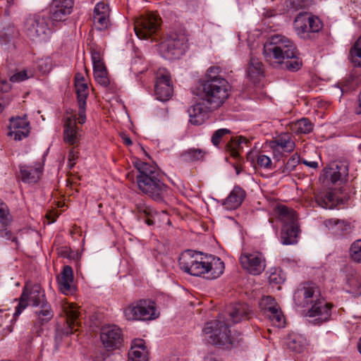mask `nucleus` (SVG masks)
Wrapping results in <instances>:
<instances>
[{"mask_svg":"<svg viewBox=\"0 0 361 361\" xmlns=\"http://www.w3.org/2000/svg\"><path fill=\"white\" fill-rule=\"evenodd\" d=\"M266 61L274 66H279L291 72L300 70L302 61L300 53L293 42L281 35L272 36L263 48Z\"/></svg>","mask_w":361,"mask_h":361,"instance_id":"1","label":"nucleus"},{"mask_svg":"<svg viewBox=\"0 0 361 361\" xmlns=\"http://www.w3.org/2000/svg\"><path fill=\"white\" fill-rule=\"evenodd\" d=\"M178 264L180 269L185 272L209 280L217 279L224 270V263L219 257L204 255L190 250L180 255Z\"/></svg>","mask_w":361,"mask_h":361,"instance_id":"2","label":"nucleus"},{"mask_svg":"<svg viewBox=\"0 0 361 361\" xmlns=\"http://www.w3.org/2000/svg\"><path fill=\"white\" fill-rule=\"evenodd\" d=\"M134 166L138 171L136 181L139 190L152 200L163 202L169 187L163 182L162 176L157 167L140 159L134 162Z\"/></svg>","mask_w":361,"mask_h":361,"instance_id":"3","label":"nucleus"},{"mask_svg":"<svg viewBox=\"0 0 361 361\" xmlns=\"http://www.w3.org/2000/svg\"><path fill=\"white\" fill-rule=\"evenodd\" d=\"M230 325L228 319L222 320L221 317L207 322L203 329L204 339L212 345L227 349L232 348L237 345L242 338L237 339L231 335L228 329Z\"/></svg>","mask_w":361,"mask_h":361,"instance_id":"4","label":"nucleus"},{"mask_svg":"<svg viewBox=\"0 0 361 361\" xmlns=\"http://www.w3.org/2000/svg\"><path fill=\"white\" fill-rule=\"evenodd\" d=\"M230 85L226 79L200 81V96L211 108L220 107L229 96Z\"/></svg>","mask_w":361,"mask_h":361,"instance_id":"5","label":"nucleus"},{"mask_svg":"<svg viewBox=\"0 0 361 361\" xmlns=\"http://www.w3.org/2000/svg\"><path fill=\"white\" fill-rule=\"evenodd\" d=\"M188 37L183 30L169 32L159 47L160 54L168 60L179 59L188 49Z\"/></svg>","mask_w":361,"mask_h":361,"instance_id":"6","label":"nucleus"},{"mask_svg":"<svg viewBox=\"0 0 361 361\" xmlns=\"http://www.w3.org/2000/svg\"><path fill=\"white\" fill-rule=\"evenodd\" d=\"M23 32L31 40H46L51 33L48 17L39 13L27 15L23 21Z\"/></svg>","mask_w":361,"mask_h":361,"instance_id":"7","label":"nucleus"},{"mask_svg":"<svg viewBox=\"0 0 361 361\" xmlns=\"http://www.w3.org/2000/svg\"><path fill=\"white\" fill-rule=\"evenodd\" d=\"M123 314L128 321H149L155 319L159 315L155 302L146 299L130 303L123 309Z\"/></svg>","mask_w":361,"mask_h":361,"instance_id":"8","label":"nucleus"},{"mask_svg":"<svg viewBox=\"0 0 361 361\" xmlns=\"http://www.w3.org/2000/svg\"><path fill=\"white\" fill-rule=\"evenodd\" d=\"M294 29L297 35L303 39H313L322 28V23L317 16L307 12L300 13L295 18Z\"/></svg>","mask_w":361,"mask_h":361,"instance_id":"9","label":"nucleus"},{"mask_svg":"<svg viewBox=\"0 0 361 361\" xmlns=\"http://www.w3.org/2000/svg\"><path fill=\"white\" fill-rule=\"evenodd\" d=\"M28 300L34 307H39L47 302L44 290L39 284L35 283L31 286L30 288L27 285L25 286L13 313V318L20 314L25 309L28 305Z\"/></svg>","mask_w":361,"mask_h":361,"instance_id":"10","label":"nucleus"},{"mask_svg":"<svg viewBox=\"0 0 361 361\" xmlns=\"http://www.w3.org/2000/svg\"><path fill=\"white\" fill-rule=\"evenodd\" d=\"M160 25V17L154 13H147L135 20L134 30L138 38L145 39L156 34Z\"/></svg>","mask_w":361,"mask_h":361,"instance_id":"11","label":"nucleus"},{"mask_svg":"<svg viewBox=\"0 0 361 361\" xmlns=\"http://www.w3.org/2000/svg\"><path fill=\"white\" fill-rule=\"evenodd\" d=\"M319 287L312 283L300 284L293 294L295 305L300 308L310 307L321 298Z\"/></svg>","mask_w":361,"mask_h":361,"instance_id":"12","label":"nucleus"},{"mask_svg":"<svg viewBox=\"0 0 361 361\" xmlns=\"http://www.w3.org/2000/svg\"><path fill=\"white\" fill-rule=\"evenodd\" d=\"M239 262L242 267L252 275H259L266 268V260L259 252H245L241 254Z\"/></svg>","mask_w":361,"mask_h":361,"instance_id":"13","label":"nucleus"},{"mask_svg":"<svg viewBox=\"0 0 361 361\" xmlns=\"http://www.w3.org/2000/svg\"><path fill=\"white\" fill-rule=\"evenodd\" d=\"M7 135L16 141H20L27 137L30 133V124L27 117H11L8 126Z\"/></svg>","mask_w":361,"mask_h":361,"instance_id":"14","label":"nucleus"},{"mask_svg":"<svg viewBox=\"0 0 361 361\" xmlns=\"http://www.w3.org/2000/svg\"><path fill=\"white\" fill-rule=\"evenodd\" d=\"M100 338L107 350L118 348L123 342L121 329L116 325H109L102 328Z\"/></svg>","mask_w":361,"mask_h":361,"instance_id":"15","label":"nucleus"},{"mask_svg":"<svg viewBox=\"0 0 361 361\" xmlns=\"http://www.w3.org/2000/svg\"><path fill=\"white\" fill-rule=\"evenodd\" d=\"M173 86L171 76L166 69H159L157 73L155 94L157 99L161 102L168 101L172 96Z\"/></svg>","mask_w":361,"mask_h":361,"instance_id":"16","label":"nucleus"},{"mask_svg":"<svg viewBox=\"0 0 361 361\" xmlns=\"http://www.w3.org/2000/svg\"><path fill=\"white\" fill-rule=\"evenodd\" d=\"M333 305L326 302L322 297L307 310L305 315L309 317H317L313 320L314 324H321L329 320L331 316Z\"/></svg>","mask_w":361,"mask_h":361,"instance_id":"17","label":"nucleus"},{"mask_svg":"<svg viewBox=\"0 0 361 361\" xmlns=\"http://www.w3.org/2000/svg\"><path fill=\"white\" fill-rule=\"evenodd\" d=\"M13 216L6 204L1 202V238L11 240L16 245L18 244L16 232L18 229L13 230Z\"/></svg>","mask_w":361,"mask_h":361,"instance_id":"18","label":"nucleus"},{"mask_svg":"<svg viewBox=\"0 0 361 361\" xmlns=\"http://www.w3.org/2000/svg\"><path fill=\"white\" fill-rule=\"evenodd\" d=\"M73 4V0H53L50 6L51 18L54 21L65 20L72 12Z\"/></svg>","mask_w":361,"mask_h":361,"instance_id":"19","label":"nucleus"},{"mask_svg":"<svg viewBox=\"0 0 361 361\" xmlns=\"http://www.w3.org/2000/svg\"><path fill=\"white\" fill-rule=\"evenodd\" d=\"M109 6L103 2L97 3L93 13V23L98 30H105L110 26Z\"/></svg>","mask_w":361,"mask_h":361,"instance_id":"20","label":"nucleus"},{"mask_svg":"<svg viewBox=\"0 0 361 361\" xmlns=\"http://www.w3.org/2000/svg\"><path fill=\"white\" fill-rule=\"evenodd\" d=\"M39 307L40 310L35 311L36 320L32 329V331L37 336H39L42 331V326L49 322L54 317V312L48 302Z\"/></svg>","mask_w":361,"mask_h":361,"instance_id":"21","label":"nucleus"},{"mask_svg":"<svg viewBox=\"0 0 361 361\" xmlns=\"http://www.w3.org/2000/svg\"><path fill=\"white\" fill-rule=\"evenodd\" d=\"M80 137L81 134L79 128L76 125L75 116L66 118L63 130L64 142L71 145H78Z\"/></svg>","mask_w":361,"mask_h":361,"instance_id":"22","label":"nucleus"},{"mask_svg":"<svg viewBox=\"0 0 361 361\" xmlns=\"http://www.w3.org/2000/svg\"><path fill=\"white\" fill-rule=\"evenodd\" d=\"M212 109H215V108H211V105L207 106L204 103L200 102L192 105L188 110L190 123L193 125L202 124L208 118V114Z\"/></svg>","mask_w":361,"mask_h":361,"instance_id":"23","label":"nucleus"},{"mask_svg":"<svg viewBox=\"0 0 361 361\" xmlns=\"http://www.w3.org/2000/svg\"><path fill=\"white\" fill-rule=\"evenodd\" d=\"M73 281V272L71 267L64 266L60 276H57L59 289L63 294L69 295L74 292V287L72 285Z\"/></svg>","mask_w":361,"mask_h":361,"instance_id":"24","label":"nucleus"},{"mask_svg":"<svg viewBox=\"0 0 361 361\" xmlns=\"http://www.w3.org/2000/svg\"><path fill=\"white\" fill-rule=\"evenodd\" d=\"M136 214L145 219L148 226H153L157 216V212L142 200H138L135 202Z\"/></svg>","mask_w":361,"mask_h":361,"instance_id":"25","label":"nucleus"},{"mask_svg":"<svg viewBox=\"0 0 361 361\" xmlns=\"http://www.w3.org/2000/svg\"><path fill=\"white\" fill-rule=\"evenodd\" d=\"M245 190L239 186H235L230 195L224 202V207L228 210L238 208L245 197Z\"/></svg>","mask_w":361,"mask_h":361,"instance_id":"26","label":"nucleus"},{"mask_svg":"<svg viewBox=\"0 0 361 361\" xmlns=\"http://www.w3.org/2000/svg\"><path fill=\"white\" fill-rule=\"evenodd\" d=\"M128 361H147V351L142 339H135L128 352Z\"/></svg>","mask_w":361,"mask_h":361,"instance_id":"27","label":"nucleus"},{"mask_svg":"<svg viewBox=\"0 0 361 361\" xmlns=\"http://www.w3.org/2000/svg\"><path fill=\"white\" fill-rule=\"evenodd\" d=\"M251 314H252V312L247 304L238 303L234 305L229 311V319L232 320L233 324H235L243 319H249Z\"/></svg>","mask_w":361,"mask_h":361,"instance_id":"28","label":"nucleus"},{"mask_svg":"<svg viewBox=\"0 0 361 361\" xmlns=\"http://www.w3.org/2000/svg\"><path fill=\"white\" fill-rule=\"evenodd\" d=\"M307 345V339L301 334L292 333L286 339V348L297 353L303 352Z\"/></svg>","mask_w":361,"mask_h":361,"instance_id":"29","label":"nucleus"},{"mask_svg":"<svg viewBox=\"0 0 361 361\" xmlns=\"http://www.w3.org/2000/svg\"><path fill=\"white\" fill-rule=\"evenodd\" d=\"M20 178L23 182L27 183H36L42 173V168L27 165L20 166Z\"/></svg>","mask_w":361,"mask_h":361,"instance_id":"30","label":"nucleus"},{"mask_svg":"<svg viewBox=\"0 0 361 361\" xmlns=\"http://www.w3.org/2000/svg\"><path fill=\"white\" fill-rule=\"evenodd\" d=\"M300 233L298 225L283 226L281 232V239L283 245H294L298 243Z\"/></svg>","mask_w":361,"mask_h":361,"instance_id":"31","label":"nucleus"},{"mask_svg":"<svg viewBox=\"0 0 361 361\" xmlns=\"http://www.w3.org/2000/svg\"><path fill=\"white\" fill-rule=\"evenodd\" d=\"M324 225L331 231L332 233L337 235H343L350 231V224L345 220L338 219H329L324 221Z\"/></svg>","mask_w":361,"mask_h":361,"instance_id":"32","label":"nucleus"},{"mask_svg":"<svg viewBox=\"0 0 361 361\" xmlns=\"http://www.w3.org/2000/svg\"><path fill=\"white\" fill-rule=\"evenodd\" d=\"M316 202L324 209H334L338 202V198L333 192L326 191L317 194L315 197Z\"/></svg>","mask_w":361,"mask_h":361,"instance_id":"33","label":"nucleus"},{"mask_svg":"<svg viewBox=\"0 0 361 361\" xmlns=\"http://www.w3.org/2000/svg\"><path fill=\"white\" fill-rule=\"evenodd\" d=\"M18 35V31L13 25H8L1 31V46L3 44L6 46L5 49L13 50L15 49L13 39Z\"/></svg>","mask_w":361,"mask_h":361,"instance_id":"34","label":"nucleus"},{"mask_svg":"<svg viewBox=\"0 0 361 361\" xmlns=\"http://www.w3.org/2000/svg\"><path fill=\"white\" fill-rule=\"evenodd\" d=\"M271 147L274 151L281 149L286 152H290L295 148V143L291 140L288 134H285L279 136L271 143Z\"/></svg>","mask_w":361,"mask_h":361,"instance_id":"35","label":"nucleus"},{"mask_svg":"<svg viewBox=\"0 0 361 361\" xmlns=\"http://www.w3.org/2000/svg\"><path fill=\"white\" fill-rule=\"evenodd\" d=\"M278 214L279 219L283 223V226L298 225L297 215L293 209L283 205L279 206Z\"/></svg>","mask_w":361,"mask_h":361,"instance_id":"36","label":"nucleus"},{"mask_svg":"<svg viewBox=\"0 0 361 361\" xmlns=\"http://www.w3.org/2000/svg\"><path fill=\"white\" fill-rule=\"evenodd\" d=\"M64 311L66 314V322L70 329V334H72L73 331H78V329H75V327L80 324L79 312L72 305L65 307ZM66 333L69 334V331H67Z\"/></svg>","mask_w":361,"mask_h":361,"instance_id":"37","label":"nucleus"},{"mask_svg":"<svg viewBox=\"0 0 361 361\" xmlns=\"http://www.w3.org/2000/svg\"><path fill=\"white\" fill-rule=\"evenodd\" d=\"M314 124L309 118H302L291 123L290 129L295 134H308L313 130Z\"/></svg>","mask_w":361,"mask_h":361,"instance_id":"38","label":"nucleus"},{"mask_svg":"<svg viewBox=\"0 0 361 361\" xmlns=\"http://www.w3.org/2000/svg\"><path fill=\"white\" fill-rule=\"evenodd\" d=\"M263 74L262 63L257 58L252 57L247 70V75L250 80L255 82L257 78Z\"/></svg>","mask_w":361,"mask_h":361,"instance_id":"39","label":"nucleus"},{"mask_svg":"<svg viewBox=\"0 0 361 361\" xmlns=\"http://www.w3.org/2000/svg\"><path fill=\"white\" fill-rule=\"evenodd\" d=\"M206 152L200 148H190L183 151L180 155V159L187 162L203 161Z\"/></svg>","mask_w":361,"mask_h":361,"instance_id":"40","label":"nucleus"},{"mask_svg":"<svg viewBox=\"0 0 361 361\" xmlns=\"http://www.w3.org/2000/svg\"><path fill=\"white\" fill-rule=\"evenodd\" d=\"M348 174V166L345 164L340 163L336 164V168H331L329 172L330 180L335 183L339 180L343 181L345 179Z\"/></svg>","mask_w":361,"mask_h":361,"instance_id":"41","label":"nucleus"},{"mask_svg":"<svg viewBox=\"0 0 361 361\" xmlns=\"http://www.w3.org/2000/svg\"><path fill=\"white\" fill-rule=\"evenodd\" d=\"M350 59L354 66L361 67V36L350 48Z\"/></svg>","mask_w":361,"mask_h":361,"instance_id":"42","label":"nucleus"},{"mask_svg":"<svg viewBox=\"0 0 361 361\" xmlns=\"http://www.w3.org/2000/svg\"><path fill=\"white\" fill-rule=\"evenodd\" d=\"M245 142V139L242 137H233L226 145V149L233 157L237 158L239 157V149L240 148V145Z\"/></svg>","mask_w":361,"mask_h":361,"instance_id":"43","label":"nucleus"},{"mask_svg":"<svg viewBox=\"0 0 361 361\" xmlns=\"http://www.w3.org/2000/svg\"><path fill=\"white\" fill-rule=\"evenodd\" d=\"M77 94L78 103L82 105L86 104V99L88 95V88L85 82L75 84Z\"/></svg>","mask_w":361,"mask_h":361,"instance_id":"44","label":"nucleus"},{"mask_svg":"<svg viewBox=\"0 0 361 361\" xmlns=\"http://www.w3.org/2000/svg\"><path fill=\"white\" fill-rule=\"evenodd\" d=\"M351 259L357 263H361V239L353 242L350 248Z\"/></svg>","mask_w":361,"mask_h":361,"instance_id":"45","label":"nucleus"},{"mask_svg":"<svg viewBox=\"0 0 361 361\" xmlns=\"http://www.w3.org/2000/svg\"><path fill=\"white\" fill-rule=\"evenodd\" d=\"M260 305L264 309L267 314L272 311V308H278L275 299L269 295L264 296L262 298Z\"/></svg>","mask_w":361,"mask_h":361,"instance_id":"46","label":"nucleus"},{"mask_svg":"<svg viewBox=\"0 0 361 361\" xmlns=\"http://www.w3.org/2000/svg\"><path fill=\"white\" fill-rule=\"evenodd\" d=\"M286 7L293 11L305 8L308 5V0H286Z\"/></svg>","mask_w":361,"mask_h":361,"instance_id":"47","label":"nucleus"},{"mask_svg":"<svg viewBox=\"0 0 361 361\" xmlns=\"http://www.w3.org/2000/svg\"><path fill=\"white\" fill-rule=\"evenodd\" d=\"M267 316L273 322L275 326H281L282 325L283 315L279 307L278 308H272V311L268 313Z\"/></svg>","mask_w":361,"mask_h":361,"instance_id":"48","label":"nucleus"},{"mask_svg":"<svg viewBox=\"0 0 361 361\" xmlns=\"http://www.w3.org/2000/svg\"><path fill=\"white\" fill-rule=\"evenodd\" d=\"M231 131L227 128H221V129L216 130V131H214V133H213V135L212 136V138H211L212 143L215 147H218L221 139L223 138V137L226 135L231 134Z\"/></svg>","mask_w":361,"mask_h":361,"instance_id":"49","label":"nucleus"},{"mask_svg":"<svg viewBox=\"0 0 361 361\" xmlns=\"http://www.w3.org/2000/svg\"><path fill=\"white\" fill-rule=\"evenodd\" d=\"M53 67V61L51 58L45 57L38 61V69L42 73H48Z\"/></svg>","mask_w":361,"mask_h":361,"instance_id":"50","label":"nucleus"},{"mask_svg":"<svg viewBox=\"0 0 361 361\" xmlns=\"http://www.w3.org/2000/svg\"><path fill=\"white\" fill-rule=\"evenodd\" d=\"M221 68L219 66H212L209 67L205 75V78L202 79L201 80H216V79H224L221 77L219 74L220 73Z\"/></svg>","mask_w":361,"mask_h":361,"instance_id":"51","label":"nucleus"},{"mask_svg":"<svg viewBox=\"0 0 361 361\" xmlns=\"http://www.w3.org/2000/svg\"><path fill=\"white\" fill-rule=\"evenodd\" d=\"M257 165L264 169L271 170L273 169L271 159L265 154H259L257 159Z\"/></svg>","mask_w":361,"mask_h":361,"instance_id":"52","label":"nucleus"},{"mask_svg":"<svg viewBox=\"0 0 361 361\" xmlns=\"http://www.w3.org/2000/svg\"><path fill=\"white\" fill-rule=\"evenodd\" d=\"M94 77L96 81L102 86L106 87L110 84L109 79L107 77V71L102 72L99 71L97 73H94Z\"/></svg>","mask_w":361,"mask_h":361,"instance_id":"53","label":"nucleus"},{"mask_svg":"<svg viewBox=\"0 0 361 361\" xmlns=\"http://www.w3.org/2000/svg\"><path fill=\"white\" fill-rule=\"evenodd\" d=\"M28 78L27 71L25 70L15 73L10 76L11 82H20Z\"/></svg>","mask_w":361,"mask_h":361,"instance_id":"54","label":"nucleus"},{"mask_svg":"<svg viewBox=\"0 0 361 361\" xmlns=\"http://www.w3.org/2000/svg\"><path fill=\"white\" fill-rule=\"evenodd\" d=\"M78 158V152L75 150V147H73L70 149L68 154V167L72 169L75 164V161Z\"/></svg>","mask_w":361,"mask_h":361,"instance_id":"55","label":"nucleus"},{"mask_svg":"<svg viewBox=\"0 0 361 361\" xmlns=\"http://www.w3.org/2000/svg\"><path fill=\"white\" fill-rule=\"evenodd\" d=\"M78 122L81 124L84 123L86 120L85 115V107L86 104L82 105L80 103H78Z\"/></svg>","mask_w":361,"mask_h":361,"instance_id":"56","label":"nucleus"},{"mask_svg":"<svg viewBox=\"0 0 361 361\" xmlns=\"http://www.w3.org/2000/svg\"><path fill=\"white\" fill-rule=\"evenodd\" d=\"M91 58L92 61V63L95 64L97 63H100L102 61V54L97 49L91 50Z\"/></svg>","mask_w":361,"mask_h":361,"instance_id":"57","label":"nucleus"},{"mask_svg":"<svg viewBox=\"0 0 361 361\" xmlns=\"http://www.w3.org/2000/svg\"><path fill=\"white\" fill-rule=\"evenodd\" d=\"M269 280L270 283L276 284H279L284 281L281 277H279V275L276 273L271 274L269 277Z\"/></svg>","mask_w":361,"mask_h":361,"instance_id":"58","label":"nucleus"},{"mask_svg":"<svg viewBox=\"0 0 361 361\" xmlns=\"http://www.w3.org/2000/svg\"><path fill=\"white\" fill-rule=\"evenodd\" d=\"M99 71H102V72L106 71V68L103 61L93 64V73H97Z\"/></svg>","mask_w":361,"mask_h":361,"instance_id":"59","label":"nucleus"},{"mask_svg":"<svg viewBox=\"0 0 361 361\" xmlns=\"http://www.w3.org/2000/svg\"><path fill=\"white\" fill-rule=\"evenodd\" d=\"M300 162L302 163L303 164L312 168V169H317L318 168V162L315 161H307L305 159H300Z\"/></svg>","mask_w":361,"mask_h":361,"instance_id":"60","label":"nucleus"},{"mask_svg":"<svg viewBox=\"0 0 361 361\" xmlns=\"http://www.w3.org/2000/svg\"><path fill=\"white\" fill-rule=\"evenodd\" d=\"M6 2L4 15L8 16L10 15V8L13 5L14 0H5Z\"/></svg>","mask_w":361,"mask_h":361,"instance_id":"61","label":"nucleus"},{"mask_svg":"<svg viewBox=\"0 0 361 361\" xmlns=\"http://www.w3.org/2000/svg\"><path fill=\"white\" fill-rule=\"evenodd\" d=\"M11 86L5 80H1V92H8Z\"/></svg>","mask_w":361,"mask_h":361,"instance_id":"62","label":"nucleus"},{"mask_svg":"<svg viewBox=\"0 0 361 361\" xmlns=\"http://www.w3.org/2000/svg\"><path fill=\"white\" fill-rule=\"evenodd\" d=\"M84 77L81 73H77L75 76V84L84 83Z\"/></svg>","mask_w":361,"mask_h":361,"instance_id":"63","label":"nucleus"},{"mask_svg":"<svg viewBox=\"0 0 361 361\" xmlns=\"http://www.w3.org/2000/svg\"><path fill=\"white\" fill-rule=\"evenodd\" d=\"M297 162V161L295 160V159L293 158V159H290L288 162H287V167L290 168V167H294L295 166V163Z\"/></svg>","mask_w":361,"mask_h":361,"instance_id":"64","label":"nucleus"}]
</instances>
